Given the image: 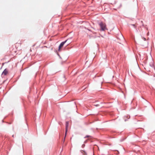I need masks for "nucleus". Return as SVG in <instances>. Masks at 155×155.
I'll use <instances>...</instances> for the list:
<instances>
[{
  "instance_id": "423d86ee",
  "label": "nucleus",
  "mask_w": 155,
  "mask_h": 155,
  "mask_svg": "<svg viewBox=\"0 0 155 155\" xmlns=\"http://www.w3.org/2000/svg\"><path fill=\"white\" fill-rule=\"evenodd\" d=\"M67 131L66 132V130H65V135L64 137V140H65V137H66V135H67Z\"/></svg>"
},
{
  "instance_id": "0eeeda50",
  "label": "nucleus",
  "mask_w": 155,
  "mask_h": 155,
  "mask_svg": "<svg viewBox=\"0 0 155 155\" xmlns=\"http://www.w3.org/2000/svg\"><path fill=\"white\" fill-rule=\"evenodd\" d=\"M131 25L133 26L134 28L136 27V26L135 25Z\"/></svg>"
},
{
  "instance_id": "f03ea898",
  "label": "nucleus",
  "mask_w": 155,
  "mask_h": 155,
  "mask_svg": "<svg viewBox=\"0 0 155 155\" xmlns=\"http://www.w3.org/2000/svg\"><path fill=\"white\" fill-rule=\"evenodd\" d=\"M68 40H66L65 41L62 42L61 43L59 47V48L58 49V51H60L61 48L63 47L64 44L68 41Z\"/></svg>"
},
{
  "instance_id": "39448f33",
  "label": "nucleus",
  "mask_w": 155,
  "mask_h": 155,
  "mask_svg": "<svg viewBox=\"0 0 155 155\" xmlns=\"http://www.w3.org/2000/svg\"><path fill=\"white\" fill-rule=\"evenodd\" d=\"M81 152L83 154V155H87L86 153L84 151H82Z\"/></svg>"
},
{
  "instance_id": "f257e3e1",
  "label": "nucleus",
  "mask_w": 155,
  "mask_h": 155,
  "mask_svg": "<svg viewBox=\"0 0 155 155\" xmlns=\"http://www.w3.org/2000/svg\"><path fill=\"white\" fill-rule=\"evenodd\" d=\"M99 25L101 28V30L104 31L107 29L105 23L101 22L99 23Z\"/></svg>"
},
{
  "instance_id": "6e6552de",
  "label": "nucleus",
  "mask_w": 155,
  "mask_h": 155,
  "mask_svg": "<svg viewBox=\"0 0 155 155\" xmlns=\"http://www.w3.org/2000/svg\"><path fill=\"white\" fill-rule=\"evenodd\" d=\"M90 137V136H86L85 137V138H86V137Z\"/></svg>"
},
{
  "instance_id": "7ed1b4c3",
  "label": "nucleus",
  "mask_w": 155,
  "mask_h": 155,
  "mask_svg": "<svg viewBox=\"0 0 155 155\" xmlns=\"http://www.w3.org/2000/svg\"><path fill=\"white\" fill-rule=\"evenodd\" d=\"M8 73V71L6 69H5L3 72L2 74H4V75H6Z\"/></svg>"
},
{
  "instance_id": "20e7f679",
  "label": "nucleus",
  "mask_w": 155,
  "mask_h": 155,
  "mask_svg": "<svg viewBox=\"0 0 155 155\" xmlns=\"http://www.w3.org/2000/svg\"><path fill=\"white\" fill-rule=\"evenodd\" d=\"M69 122L68 121H67L66 122V132L68 131V127Z\"/></svg>"
},
{
  "instance_id": "1a4fd4ad",
  "label": "nucleus",
  "mask_w": 155,
  "mask_h": 155,
  "mask_svg": "<svg viewBox=\"0 0 155 155\" xmlns=\"http://www.w3.org/2000/svg\"><path fill=\"white\" fill-rule=\"evenodd\" d=\"M143 40H144V41H146V38H143Z\"/></svg>"
}]
</instances>
